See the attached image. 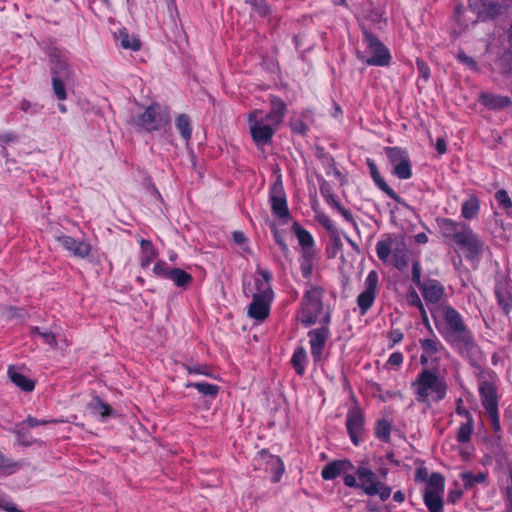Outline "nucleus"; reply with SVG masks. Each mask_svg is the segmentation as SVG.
<instances>
[{
  "label": "nucleus",
  "instance_id": "obj_1",
  "mask_svg": "<svg viewBox=\"0 0 512 512\" xmlns=\"http://www.w3.org/2000/svg\"><path fill=\"white\" fill-rule=\"evenodd\" d=\"M324 290L321 287L310 285V289L306 290L301 308L298 312V320L305 326L316 323L319 316L323 312L322 296Z\"/></svg>",
  "mask_w": 512,
  "mask_h": 512
},
{
  "label": "nucleus",
  "instance_id": "obj_2",
  "mask_svg": "<svg viewBox=\"0 0 512 512\" xmlns=\"http://www.w3.org/2000/svg\"><path fill=\"white\" fill-rule=\"evenodd\" d=\"M415 392L417 401L429 404L428 397L430 393H435V400L440 401L446 395V384L436 374L425 369L417 377Z\"/></svg>",
  "mask_w": 512,
  "mask_h": 512
},
{
  "label": "nucleus",
  "instance_id": "obj_3",
  "mask_svg": "<svg viewBox=\"0 0 512 512\" xmlns=\"http://www.w3.org/2000/svg\"><path fill=\"white\" fill-rule=\"evenodd\" d=\"M169 121L170 117L167 109L153 103L142 114L132 117L129 123L139 129L151 132L165 126Z\"/></svg>",
  "mask_w": 512,
  "mask_h": 512
},
{
  "label": "nucleus",
  "instance_id": "obj_4",
  "mask_svg": "<svg viewBox=\"0 0 512 512\" xmlns=\"http://www.w3.org/2000/svg\"><path fill=\"white\" fill-rule=\"evenodd\" d=\"M359 479V488L367 495H379L382 501L387 500L391 495V488L377 480L375 473L362 463L356 470Z\"/></svg>",
  "mask_w": 512,
  "mask_h": 512
},
{
  "label": "nucleus",
  "instance_id": "obj_5",
  "mask_svg": "<svg viewBox=\"0 0 512 512\" xmlns=\"http://www.w3.org/2000/svg\"><path fill=\"white\" fill-rule=\"evenodd\" d=\"M444 337L448 343L454 346L460 354L470 359H477L480 349L475 343L467 326L454 331H445Z\"/></svg>",
  "mask_w": 512,
  "mask_h": 512
},
{
  "label": "nucleus",
  "instance_id": "obj_6",
  "mask_svg": "<svg viewBox=\"0 0 512 512\" xmlns=\"http://www.w3.org/2000/svg\"><path fill=\"white\" fill-rule=\"evenodd\" d=\"M248 122L252 139L257 146L271 143L276 128L264 122L261 110L252 111L248 116Z\"/></svg>",
  "mask_w": 512,
  "mask_h": 512
},
{
  "label": "nucleus",
  "instance_id": "obj_7",
  "mask_svg": "<svg viewBox=\"0 0 512 512\" xmlns=\"http://www.w3.org/2000/svg\"><path fill=\"white\" fill-rule=\"evenodd\" d=\"M364 39L371 57L364 58L359 52L358 56L368 65L386 66L390 62V53L380 40L368 31H364Z\"/></svg>",
  "mask_w": 512,
  "mask_h": 512
},
{
  "label": "nucleus",
  "instance_id": "obj_8",
  "mask_svg": "<svg viewBox=\"0 0 512 512\" xmlns=\"http://www.w3.org/2000/svg\"><path fill=\"white\" fill-rule=\"evenodd\" d=\"M273 298L271 287H259V291L254 293L252 302L248 307V315L258 321H263L269 316L270 302Z\"/></svg>",
  "mask_w": 512,
  "mask_h": 512
},
{
  "label": "nucleus",
  "instance_id": "obj_9",
  "mask_svg": "<svg viewBox=\"0 0 512 512\" xmlns=\"http://www.w3.org/2000/svg\"><path fill=\"white\" fill-rule=\"evenodd\" d=\"M270 201L273 214L284 219V222L286 223L289 219V210L280 177H278L271 187Z\"/></svg>",
  "mask_w": 512,
  "mask_h": 512
},
{
  "label": "nucleus",
  "instance_id": "obj_10",
  "mask_svg": "<svg viewBox=\"0 0 512 512\" xmlns=\"http://www.w3.org/2000/svg\"><path fill=\"white\" fill-rule=\"evenodd\" d=\"M454 243L466 253L467 257H475L482 251L483 245L473 231L466 225L458 234Z\"/></svg>",
  "mask_w": 512,
  "mask_h": 512
},
{
  "label": "nucleus",
  "instance_id": "obj_11",
  "mask_svg": "<svg viewBox=\"0 0 512 512\" xmlns=\"http://www.w3.org/2000/svg\"><path fill=\"white\" fill-rule=\"evenodd\" d=\"M378 285V274L371 271L365 280V290L357 297V304L362 314H365L373 305Z\"/></svg>",
  "mask_w": 512,
  "mask_h": 512
},
{
  "label": "nucleus",
  "instance_id": "obj_12",
  "mask_svg": "<svg viewBox=\"0 0 512 512\" xmlns=\"http://www.w3.org/2000/svg\"><path fill=\"white\" fill-rule=\"evenodd\" d=\"M347 430L353 444L358 445L364 427V416L360 408L349 410L346 422Z\"/></svg>",
  "mask_w": 512,
  "mask_h": 512
},
{
  "label": "nucleus",
  "instance_id": "obj_13",
  "mask_svg": "<svg viewBox=\"0 0 512 512\" xmlns=\"http://www.w3.org/2000/svg\"><path fill=\"white\" fill-rule=\"evenodd\" d=\"M57 242L75 257L85 258L91 252V246L85 241H78L70 236L62 235L56 237Z\"/></svg>",
  "mask_w": 512,
  "mask_h": 512
},
{
  "label": "nucleus",
  "instance_id": "obj_14",
  "mask_svg": "<svg viewBox=\"0 0 512 512\" xmlns=\"http://www.w3.org/2000/svg\"><path fill=\"white\" fill-rule=\"evenodd\" d=\"M270 112L263 117L266 124L277 128L282 122L286 113V104L278 97H271Z\"/></svg>",
  "mask_w": 512,
  "mask_h": 512
},
{
  "label": "nucleus",
  "instance_id": "obj_15",
  "mask_svg": "<svg viewBox=\"0 0 512 512\" xmlns=\"http://www.w3.org/2000/svg\"><path fill=\"white\" fill-rule=\"evenodd\" d=\"M308 335L310 337L311 353L315 360H319L329 337V329L327 327L313 329Z\"/></svg>",
  "mask_w": 512,
  "mask_h": 512
},
{
  "label": "nucleus",
  "instance_id": "obj_16",
  "mask_svg": "<svg viewBox=\"0 0 512 512\" xmlns=\"http://www.w3.org/2000/svg\"><path fill=\"white\" fill-rule=\"evenodd\" d=\"M353 469V465L348 460H334L328 463L321 472L323 479L332 480L342 473H347Z\"/></svg>",
  "mask_w": 512,
  "mask_h": 512
},
{
  "label": "nucleus",
  "instance_id": "obj_17",
  "mask_svg": "<svg viewBox=\"0 0 512 512\" xmlns=\"http://www.w3.org/2000/svg\"><path fill=\"white\" fill-rule=\"evenodd\" d=\"M424 299L430 303H437L444 293V287L437 280H426L419 286Z\"/></svg>",
  "mask_w": 512,
  "mask_h": 512
},
{
  "label": "nucleus",
  "instance_id": "obj_18",
  "mask_svg": "<svg viewBox=\"0 0 512 512\" xmlns=\"http://www.w3.org/2000/svg\"><path fill=\"white\" fill-rule=\"evenodd\" d=\"M496 297L499 305L503 308L504 312L508 315L510 311V302L512 299L511 286L508 278L498 280L495 289Z\"/></svg>",
  "mask_w": 512,
  "mask_h": 512
},
{
  "label": "nucleus",
  "instance_id": "obj_19",
  "mask_svg": "<svg viewBox=\"0 0 512 512\" xmlns=\"http://www.w3.org/2000/svg\"><path fill=\"white\" fill-rule=\"evenodd\" d=\"M478 100L490 110H501L511 104V100L508 96L495 95L487 92H482Z\"/></svg>",
  "mask_w": 512,
  "mask_h": 512
},
{
  "label": "nucleus",
  "instance_id": "obj_20",
  "mask_svg": "<svg viewBox=\"0 0 512 512\" xmlns=\"http://www.w3.org/2000/svg\"><path fill=\"white\" fill-rule=\"evenodd\" d=\"M479 391L481 395V401L483 407L487 412H494L497 410V396L496 390L493 384L489 382H482L479 386Z\"/></svg>",
  "mask_w": 512,
  "mask_h": 512
},
{
  "label": "nucleus",
  "instance_id": "obj_21",
  "mask_svg": "<svg viewBox=\"0 0 512 512\" xmlns=\"http://www.w3.org/2000/svg\"><path fill=\"white\" fill-rule=\"evenodd\" d=\"M367 164L369 166L371 176H372L373 180L375 181V183L377 184V186L383 192H385L390 198L401 203L402 202L401 198L387 185V183L380 176V173L377 169L376 164L370 159L367 160Z\"/></svg>",
  "mask_w": 512,
  "mask_h": 512
},
{
  "label": "nucleus",
  "instance_id": "obj_22",
  "mask_svg": "<svg viewBox=\"0 0 512 512\" xmlns=\"http://www.w3.org/2000/svg\"><path fill=\"white\" fill-rule=\"evenodd\" d=\"M437 221L443 236L445 238L452 239L453 241H455L458 234H460L466 226L464 223L454 222L450 219H439Z\"/></svg>",
  "mask_w": 512,
  "mask_h": 512
},
{
  "label": "nucleus",
  "instance_id": "obj_23",
  "mask_svg": "<svg viewBox=\"0 0 512 512\" xmlns=\"http://www.w3.org/2000/svg\"><path fill=\"white\" fill-rule=\"evenodd\" d=\"M166 278L173 281V283L177 287L183 288V289L188 288L193 281V277L189 273H187L186 271H184L183 269H180V268L170 269L166 273Z\"/></svg>",
  "mask_w": 512,
  "mask_h": 512
},
{
  "label": "nucleus",
  "instance_id": "obj_24",
  "mask_svg": "<svg viewBox=\"0 0 512 512\" xmlns=\"http://www.w3.org/2000/svg\"><path fill=\"white\" fill-rule=\"evenodd\" d=\"M87 410H89L94 415H100L102 419L113 416L115 414L114 410L110 407L109 404L104 402L98 396L94 397L86 406Z\"/></svg>",
  "mask_w": 512,
  "mask_h": 512
},
{
  "label": "nucleus",
  "instance_id": "obj_25",
  "mask_svg": "<svg viewBox=\"0 0 512 512\" xmlns=\"http://www.w3.org/2000/svg\"><path fill=\"white\" fill-rule=\"evenodd\" d=\"M8 376L10 380L24 392H31L35 388V382L25 375L17 372L13 366L8 369Z\"/></svg>",
  "mask_w": 512,
  "mask_h": 512
},
{
  "label": "nucleus",
  "instance_id": "obj_26",
  "mask_svg": "<svg viewBox=\"0 0 512 512\" xmlns=\"http://www.w3.org/2000/svg\"><path fill=\"white\" fill-rule=\"evenodd\" d=\"M444 319L447 324L446 331L459 330L466 326L459 312L452 307H445Z\"/></svg>",
  "mask_w": 512,
  "mask_h": 512
},
{
  "label": "nucleus",
  "instance_id": "obj_27",
  "mask_svg": "<svg viewBox=\"0 0 512 512\" xmlns=\"http://www.w3.org/2000/svg\"><path fill=\"white\" fill-rule=\"evenodd\" d=\"M293 230L297 236L299 244L302 246L303 251L309 250L312 251V246L314 244L313 238L311 234L303 229L297 222L293 224Z\"/></svg>",
  "mask_w": 512,
  "mask_h": 512
},
{
  "label": "nucleus",
  "instance_id": "obj_28",
  "mask_svg": "<svg viewBox=\"0 0 512 512\" xmlns=\"http://www.w3.org/2000/svg\"><path fill=\"white\" fill-rule=\"evenodd\" d=\"M384 150L393 168L409 159L407 151L400 147H386Z\"/></svg>",
  "mask_w": 512,
  "mask_h": 512
},
{
  "label": "nucleus",
  "instance_id": "obj_29",
  "mask_svg": "<svg viewBox=\"0 0 512 512\" xmlns=\"http://www.w3.org/2000/svg\"><path fill=\"white\" fill-rule=\"evenodd\" d=\"M424 502L430 512H442L443 501L441 494L424 491Z\"/></svg>",
  "mask_w": 512,
  "mask_h": 512
},
{
  "label": "nucleus",
  "instance_id": "obj_30",
  "mask_svg": "<svg viewBox=\"0 0 512 512\" xmlns=\"http://www.w3.org/2000/svg\"><path fill=\"white\" fill-rule=\"evenodd\" d=\"M118 39L124 49L138 51L141 48L140 40L135 36H130L125 29L119 31Z\"/></svg>",
  "mask_w": 512,
  "mask_h": 512
},
{
  "label": "nucleus",
  "instance_id": "obj_31",
  "mask_svg": "<svg viewBox=\"0 0 512 512\" xmlns=\"http://www.w3.org/2000/svg\"><path fill=\"white\" fill-rule=\"evenodd\" d=\"M175 126L183 139L188 143L192 133L189 116L186 114H180L175 120Z\"/></svg>",
  "mask_w": 512,
  "mask_h": 512
},
{
  "label": "nucleus",
  "instance_id": "obj_32",
  "mask_svg": "<svg viewBox=\"0 0 512 512\" xmlns=\"http://www.w3.org/2000/svg\"><path fill=\"white\" fill-rule=\"evenodd\" d=\"M142 249L141 266L147 267L156 257V251L149 240L142 239L140 242Z\"/></svg>",
  "mask_w": 512,
  "mask_h": 512
},
{
  "label": "nucleus",
  "instance_id": "obj_33",
  "mask_svg": "<svg viewBox=\"0 0 512 512\" xmlns=\"http://www.w3.org/2000/svg\"><path fill=\"white\" fill-rule=\"evenodd\" d=\"M424 491H431L436 494H442L444 491V477L440 473H432L427 481Z\"/></svg>",
  "mask_w": 512,
  "mask_h": 512
},
{
  "label": "nucleus",
  "instance_id": "obj_34",
  "mask_svg": "<svg viewBox=\"0 0 512 512\" xmlns=\"http://www.w3.org/2000/svg\"><path fill=\"white\" fill-rule=\"evenodd\" d=\"M508 10L507 5H502L496 1H488L486 10L482 16V19L496 18Z\"/></svg>",
  "mask_w": 512,
  "mask_h": 512
},
{
  "label": "nucleus",
  "instance_id": "obj_35",
  "mask_svg": "<svg viewBox=\"0 0 512 512\" xmlns=\"http://www.w3.org/2000/svg\"><path fill=\"white\" fill-rule=\"evenodd\" d=\"M479 211V201L476 197H470L462 204V216L465 219L474 218Z\"/></svg>",
  "mask_w": 512,
  "mask_h": 512
},
{
  "label": "nucleus",
  "instance_id": "obj_36",
  "mask_svg": "<svg viewBox=\"0 0 512 512\" xmlns=\"http://www.w3.org/2000/svg\"><path fill=\"white\" fill-rule=\"evenodd\" d=\"M52 78H58L61 80H71L72 73L68 65L64 62L57 61L52 66Z\"/></svg>",
  "mask_w": 512,
  "mask_h": 512
},
{
  "label": "nucleus",
  "instance_id": "obj_37",
  "mask_svg": "<svg viewBox=\"0 0 512 512\" xmlns=\"http://www.w3.org/2000/svg\"><path fill=\"white\" fill-rule=\"evenodd\" d=\"M473 431V418L472 416L468 417V420L465 423H462L457 432V440L460 443H466L470 440L471 434Z\"/></svg>",
  "mask_w": 512,
  "mask_h": 512
},
{
  "label": "nucleus",
  "instance_id": "obj_38",
  "mask_svg": "<svg viewBox=\"0 0 512 512\" xmlns=\"http://www.w3.org/2000/svg\"><path fill=\"white\" fill-rule=\"evenodd\" d=\"M394 265L398 270H404L408 266V259L406 248L402 244L401 247H396L393 252Z\"/></svg>",
  "mask_w": 512,
  "mask_h": 512
},
{
  "label": "nucleus",
  "instance_id": "obj_39",
  "mask_svg": "<svg viewBox=\"0 0 512 512\" xmlns=\"http://www.w3.org/2000/svg\"><path fill=\"white\" fill-rule=\"evenodd\" d=\"M187 387H194L201 394L210 397H216L219 392V387L217 385L204 383V382H195L191 384H187Z\"/></svg>",
  "mask_w": 512,
  "mask_h": 512
},
{
  "label": "nucleus",
  "instance_id": "obj_40",
  "mask_svg": "<svg viewBox=\"0 0 512 512\" xmlns=\"http://www.w3.org/2000/svg\"><path fill=\"white\" fill-rule=\"evenodd\" d=\"M305 358L306 352L302 347L298 348L292 356L291 363L299 375H302L304 373Z\"/></svg>",
  "mask_w": 512,
  "mask_h": 512
},
{
  "label": "nucleus",
  "instance_id": "obj_41",
  "mask_svg": "<svg viewBox=\"0 0 512 512\" xmlns=\"http://www.w3.org/2000/svg\"><path fill=\"white\" fill-rule=\"evenodd\" d=\"M392 249V241L390 239L379 241L376 245L377 256L382 261H387Z\"/></svg>",
  "mask_w": 512,
  "mask_h": 512
},
{
  "label": "nucleus",
  "instance_id": "obj_42",
  "mask_svg": "<svg viewBox=\"0 0 512 512\" xmlns=\"http://www.w3.org/2000/svg\"><path fill=\"white\" fill-rule=\"evenodd\" d=\"M393 174L399 179H409L412 176L410 159L402 162V164L396 165L393 168Z\"/></svg>",
  "mask_w": 512,
  "mask_h": 512
},
{
  "label": "nucleus",
  "instance_id": "obj_43",
  "mask_svg": "<svg viewBox=\"0 0 512 512\" xmlns=\"http://www.w3.org/2000/svg\"><path fill=\"white\" fill-rule=\"evenodd\" d=\"M268 464L274 472L273 481L278 482L284 472V464L279 457L269 456Z\"/></svg>",
  "mask_w": 512,
  "mask_h": 512
},
{
  "label": "nucleus",
  "instance_id": "obj_44",
  "mask_svg": "<svg viewBox=\"0 0 512 512\" xmlns=\"http://www.w3.org/2000/svg\"><path fill=\"white\" fill-rule=\"evenodd\" d=\"M312 255H313L312 251H309V250L303 251V261L301 263V272L305 278H309L312 274V270H313Z\"/></svg>",
  "mask_w": 512,
  "mask_h": 512
},
{
  "label": "nucleus",
  "instance_id": "obj_45",
  "mask_svg": "<svg viewBox=\"0 0 512 512\" xmlns=\"http://www.w3.org/2000/svg\"><path fill=\"white\" fill-rule=\"evenodd\" d=\"M32 333L39 335L44 340V342L46 344H48L50 347H52L54 349L57 347V340H56L55 333L48 331V330L42 331L39 327H33Z\"/></svg>",
  "mask_w": 512,
  "mask_h": 512
},
{
  "label": "nucleus",
  "instance_id": "obj_46",
  "mask_svg": "<svg viewBox=\"0 0 512 512\" xmlns=\"http://www.w3.org/2000/svg\"><path fill=\"white\" fill-rule=\"evenodd\" d=\"M390 431H391V426H390V423L388 421L380 420L377 423L375 433H376V436L379 439H382V440L387 442L389 440V437H390Z\"/></svg>",
  "mask_w": 512,
  "mask_h": 512
},
{
  "label": "nucleus",
  "instance_id": "obj_47",
  "mask_svg": "<svg viewBox=\"0 0 512 512\" xmlns=\"http://www.w3.org/2000/svg\"><path fill=\"white\" fill-rule=\"evenodd\" d=\"M70 80H61L58 78H52L53 91L59 100L66 99L65 84Z\"/></svg>",
  "mask_w": 512,
  "mask_h": 512
},
{
  "label": "nucleus",
  "instance_id": "obj_48",
  "mask_svg": "<svg viewBox=\"0 0 512 512\" xmlns=\"http://www.w3.org/2000/svg\"><path fill=\"white\" fill-rule=\"evenodd\" d=\"M320 192L322 194V196L326 199V201L331 204L333 207H335V202H339L334 194L332 193V189L330 187V185L326 182V181H323L320 185Z\"/></svg>",
  "mask_w": 512,
  "mask_h": 512
},
{
  "label": "nucleus",
  "instance_id": "obj_49",
  "mask_svg": "<svg viewBox=\"0 0 512 512\" xmlns=\"http://www.w3.org/2000/svg\"><path fill=\"white\" fill-rule=\"evenodd\" d=\"M489 0H469V7L482 18Z\"/></svg>",
  "mask_w": 512,
  "mask_h": 512
},
{
  "label": "nucleus",
  "instance_id": "obj_50",
  "mask_svg": "<svg viewBox=\"0 0 512 512\" xmlns=\"http://www.w3.org/2000/svg\"><path fill=\"white\" fill-rule=\"evenodd\" d=\"M510 59L511 56L509 53H505L498 59L497 65L499 66L501 73L510 74V72L512 71V64L510 63Z\"/></svg>",
  "mask_w": 512,
  "mask_h": 512
},
{
  "label": "nucleus",
  "instance_id": "obj_51",
  "mask_svg": "<svg viewBox=\"0 0 512 512\" xmlns=\"http://www.w3.org/2000/svg\"><path fill=\"white\" fill-rule=\"evenodd\" d=\"M457 59L471 70L478 71V65L476 61L472 57L468 56L464 51L460 50L457 53Z\"/></svg>",
  "mask_w": 512,
  "mask_h": 512
},
{
  "label": "nucleus",
  "instance_id": "obj_52",
  "mask_svg": "<svg viewBox=\"0 0 512 512\" xmlns=\"http://www.w3.org/2000/svg\"><path fill=\"white\" fill-rule=\"evenodd\" d=\"M18 467V463L13 461L12 459L7 458L0 451V473L4 474L8 472V470Z\"/></svg>",
  "mask_w": 512,
  "mask_h": 512
},
{
  "label": "nucleus",
  "instance_id": "obj_53",
  "mask_svg": "<svg viewBox=\"0 0 512 512\" xmlns=\"http://www.w3.org/2000/svg\"><path fill=\"white\" fill-rule=\"evenodd\" d=\"M423 351L431 356L438 351L437 342L432 339H424L420 341Z\"/></svg>",
  "mask_w": 512,
  "mask_h": 512
},
{
  "label": "nucleus",
  "instance_id": "obj_54",
  "mask_svg": "<svg viewBox=\"0 0 512 512\" xmlns=\"http://www.w3.org/2000/svg\"><path fill=\"white\" fill-rule=\"evenodd\" d=\"M496 200L503 206V208L507 209L511 207V200L506 190H499L495 193Z\"/></svg>",
  "mask_w": 512,
  "mask_h": 512
},
{
  "label": "nucleus",
  "instance_id": "obj_55",
  "mask_svg": "<svg viewBox=\"0 0 512 512\" xmlns=\"http://www.w3.org/2000/svg\"><path fill=\"white\" fill-rule=\"evenodd\" d=\"M186 370L188 373L192 374H201L205 376H211V373L209 371V368L206 365H185Z\"/></svg>",
  "mask_w": 512,
  "mask_h": 512
},
{
  "label": "nucleus",
  "instance_id": "obj_56",
  "mask_svg": "<svg viewBox=\"0 0 512 512\" xmlns=\"http://www.w3.org/2000/svg\"><path fill=\"white\" fill-rule=\"evenodd\" d=\"M273 234H274V238H275V241L277 242V244L280 246L284 256L286 258H288L289 256V249H288V246L286 245V243L284 242V239L282 238L280 232L278 231V229L276 227H273Z\"/></svg>",
  "mask_w": 512,
  "mask_h": 512
},
{
  "label": "nucleus",
  "instance_id": "obj_57",
  "mask_svg": "<svg viewBox=\"0 0 512 512\" xmlns=\"http://www.w3.org/2000/svg\"><path fill=\"white\" fill-rule=\"evenodd\" d=\"M60 420L57 419H50V420H38L35 417L29 416L24 423L28 425L29 427H36L38 425H46L49 423H58Z\"/></svg>",
  "mask_w": 512,
  "mask_h": 512
},
{
  "label": "nucleus",
  "instance_id": "obj_58",
  "mask_svg": "<svg viewBox=\"0 0 512 512\" xmlns=\"http://www.w3.org/2000/svg\"><path fill=\"white\" fill-rule=\"evenodd\" d=\"M291 129L294 133L305 135L307 131L306 124L301 119H294L290 123Z\"/></svg>",
  "mask_w": 512,
  "mask_h": 512
},
{
  "label": "nucleus",
  "instance_id": "obj_59",
  "mask_svg": "<svg viewBox=\"0 0 512 512\" xmlns=\"http://www.w3.org/2000/svg\"><path fill=\"white\" fill-rule=\"evenodd\" d=\"M412 281L419 287L422 286L421 267L418 261H414L412 265Z\"/></svg>",
  "mask_w": 512,
  "mask_h": 512
},
{
  "label": "nucleus",
  "instance_id": "obj_60",
  "mask_svg": "<svg viewBox=\"0 0 512 512\" xmlns=\"http://www.w3.org/2000/svg\"><path fill=\"white\" fill-rule=\"evenodd\" d=\"M407 301L410 305L415 306L419 309H421V307H424L418 293L414 289L409 291L407 295Z\"/></svg>",
  "mask_w": 512,
  "mask_h": 512
},
{
  "label": "nucleus",
  "instance_id": "obj_61",
  "mask_svg": "<svg viewBox=\"0 0 512 512\" xmlns=\"http://www.w3.org/2000/svg\"><path fill=\"white\" fill-rule=\"evenodd\" d=\"M24 425H26L24 422L20 423V424H17L16 425V429H15V433L17 435V438L19 440V442L23 445H30V442L29 441H26L25 437H26V432H25V429H24Z\"/></svg>",
  "mask_w": 512,
  "mask_h": 512
},
{
  "label": "nucleus",
  "instance_id": "obj_62",
  "mask_svg": "<svg viewBox=\"0 0 512 512\" xmlns=\"http://www.w3.org/2000/svg\"><path fill=\"white\" fill-rule=\"evenodd\" d=\"M463 479L466 481L467 484L471 485L474 482H484L486 476L483 473H479L477 475H473L472 473H464Z\"/></svg>",
  "mask_w": 512,
  "mask_h": 512
},
{
  "label": "nucleus",
  "instance_id": "obj_63",
  "mask_svg": "<svg viewBox=\"0 0 512 512\" xmlns=\"http://www.w3.org/2000/svg\"><path fill=\"white\" fill-rule=\"evenodd\" d=\"M0 509H3L7 512H21L14 503L10 502L7 499L0 498Z\"/></svg>",
  "mask_w": 512,
  "mask_h": 512
},
{
  "label": "nucleus",
  "instance_id": "obj_64",
  "mask_svg": "<svg viewBox=\"0 0 512 512\" xmlns=\"http://www.w3.org/2000/svg\"><path fill=\"white\" fill-rule=\"evenodd\" d=\"M417 67L419 74L422 76L424 80L427 81L430 77L429 67L422 60H417Z\"/></svg>",
  "mask_w": 512,
  "mask_h": 512
}]
</instances>
